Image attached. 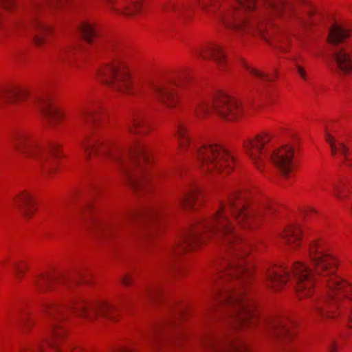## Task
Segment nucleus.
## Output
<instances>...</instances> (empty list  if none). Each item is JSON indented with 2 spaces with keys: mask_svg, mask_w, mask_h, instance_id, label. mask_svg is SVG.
<instances>
[{
  "mask_svg": "<svg viewBox=\"0 0 352 352\" xmlns=\"http://www.w3.org/2000/svg\"><path fill=\"white\" fill-rule=\"evenodd\" d=\"M228 210L241 228L253 229L263 219H268L276 208L269 202L252 204L245 193L235 190L229 196L228 203L221 204L211 218L197 220L180 232L177 240L168 249L165 262L168 263L188 249H196L211 237L230 254L234 252L232 257L226 261L213 278L216 288L212 294L210 311L226 308L232 331L259 323L272 336L283 343L292 334L287 322L280 318H261L252 298L247 294L243 283L252 276V271L250 266H244L242 259L249 252V248L235 231L228 218Z\"/></svg>",
  "mask_w": 352,
  "mask_h": 352,
  "instance_id": "1",
  "label": "nucleus"
},
{
  "mask_svg": "<svg viewBox=\"0 0 352 352\" xmlns=\"http://www.w3.org/2000/svg\"><path fill=\"white\" fill-rule=\"evenodd\" d=\"M309 256L314 274L300 262L294 263L292 275L283 267H273L265 274L266 286L277 291L289 280L299 298L309 297L317 277L320 278L327 283V292L322 299L312 302L311 309L322 318H333L339 315L352 322V285L336 274V258L327 253L318 241L309 245Z\"/></svg>",
  "mask_w": 352,
  "mask_h": 352,
  "instance_id": "2",
  "label": "nucleus"
},
{
  "mask_svg": "<svg viewBox=\"0 0 352 352\" xmlns=\"http://www.w3.org/2000/svg\"><path fill=\"white\" fill-rule=\"evenodd\" d=\"M86 160L92 158L110 160L116 163L123 175L124 181L135 190H144L150 187L151 176L144 170L148 162V151L145 144L137 143L125 151L104 137L86 135L79 142Z\"/></svg>",
  "mask_w": 352,
  "mask_h": 352,
  "instance_id": "3",
  "label": "nucleus"
},
{
  "mask_svg": "<svg viewBox=\"0 0 352 352\" xmlns=\"http://www.w3.org/2000/svg\"><path fill=\"white\" fill-rule=\"evenodd\" d=\"M45 318L50 322L52 338L38 346V352H48L52 350L60 352V340L65 332L61 329L60 322L68 319L71 313L86 321H94L100 316L110 320H114L115 314L118 311L117 305L104 302H88L84 299H78L68 303L49 302L43 306Z\"/></svg>",
  "mask_w": 352,
  "mask_h": 352,
  "instance_id": "4",
  "label": "nucleus"
},
{
  "mask_svg": "<svg viewBox=\"0 0 352 352\" xmlns=\"http://www.w3.org/2000/svg\"><path fill=\"white\" fill-rule=\"evenodd\" d=\"M102 82L112 89L127 94L151 93L159 102L172 108L177 102L176 89L180 83L170 79L148 80L133 85L126 66L119 60L104 66L98 73Z\"/></svg>",
  "mask_w": 352,
  "mask_h": 352,
  "instance_id": "5",
  "label": "nucleus"
},
{
  "mask_svg": "<svg viewBox=\"0 0 352 352\" xmlns=\"http://www.w3.org/2000/svg\"><path fill=\"white\" fill-rule=\"evenodd\" d=\"M176 135L181 152L190 151L204 172L229 173L232 170L234 160L228 151L216 144L197 146L184 122L177 124Z\"/></svg>",
  "mask_w": 352,
  "mask_h": 352,
  "instance_id": "6",
  "label": "nucleus"
},
{
  "mask_svg": "<svg viewBox=\"0 0 352 352\" xmlns=\"http://www.w3.org/2000/svg\"><path fill=\"white\" fill-rule=\"evenodd\" d=\"M10 140L17 152L36 163L43 175H47L55 170V159L61 156L59 144L44 142L23 131L14 132Z\"/></svg>",
  "mask_w": 352,
  "mask_h": 352,
  "instance_id": "7",
  "label": "nucleus"
},
{
  "mask_svg": "<svg viewBox=\"0 0 352 352\" xmlns=\"http://www.w3.org/2000/svg\"><path fill=\"white\" fill-rule=\"evenodd\" d=\"M272 138L271 134L263 132L254 139H250L244 143L247 153L259 170H261V168L264 166L265 157L267 156L263 153V148L265 144L270 141ZM267 156L283 175L287 176L290 173L294 157L293 147L285 145L270 151L267 153Z\"/></svg>",
  "mask_w": 352,
  "mask_h": 352,
  "instance_id": "8",
  "label": "nucleus"
},
{
  "mask_svg": "<svg viewBox=\"0 0 352 352\" xmlns=\"http://www.w3.org/2000/svg\"><path fill=\"white\" fill-rule=\"evenodd\" d=\"M162 211L157 208H149L144 211H131L117 223H109L98 220L94 216L82 214V220L87 226L94 227L97 232L104 236L114 235L124 226H135V230L140 229L139 222L144 218L155 219L162 214Z\"/></svg>",
  "mask_w": 352,
  "mask_h": 352,
  "instance_id": "9",
  "label": "nucleus"
},
{
  "mask_svg": "<svg viewBox=\"0 0 352 352\" xmlns=\"http://www.w3.org/2000/svg\"><path fill=\"white\" fill-rule=\"evenodd\" d=\"M239 103L234 98L223 94H218L210 104L200 102L195 110L197 118L205 117L210 112L217 113L222 118L233 120L241 113Z\"/></svg>",
  "mask_w": 352,
  "mask_h": 352,
  "instance_id": "10",
  "label": "nucleus"
},
{
  "mask_svg": "<svg viewBox=\"0 0 352 352\" xmlns=\"http://www.w3.org/2000/svg\"><path fill=\"white\" fill-rule=\"evenodd\" d=\"M201 344L208 352H243L247 349L245 344L231 331L222 335L207 334Z\"/></svg>",
  "mask_w": 352,
  "mask_h": 352,
  "instance_id": "11",
  "label": "nucleus"
},
{
  "mask_svg": "<svg viewBox=\"0 0 352 352\" xmlns=\"http://www.w3.org/2000/svg\"><path fill=\"white\" fill-rule=\"evenodd\" d=\"M101 113L102 107L99 103L88 100L79 108L78 116L80 122L89 125H98L102 119Z\"/></svg>",
  "mask_w": 352,
  "mask_h": 352,
  "instance_id": "12",
  "label": "nucleus"
},
{
  "mask_svg": "<svg viewBox=\"0 0 352 352\" xmlns=\"http://www.w3.org/2000/svg\"><path fill=\"white\" fill-rule=\"evenodd\" d=\"M201 197L199 188L194 184H190L179 195L177 204L185 209H194L199 204Z\"/></svg>",
  "mask_w": 352,
  "mask_h": 352,
  "instance_id": "13",
  "label": "nucleus"
},
{
  "mask_svg": "<svg viewBox=\"0 0 352 352\" xmlns=\"http://www.w3.org/2000/svg\"><path fill=\"white\" fill-rule=\"evenodd\" d=\"M81 277L78 275L75 278H68L60 276H51L49 274H42L36 276L34 280L35 287L39 292L45 291V289H52L54 285L60 284L69 283L71 282L78 283Z\"/></svg>",
  "mask_w": 352,
  "mask_h": 352,
  "instance_id": "14",
  "label": "nucleus"
},
{
  "mask_svg": "<svg viewBox=\"0 0 352 352\" xmlns=\"http://www.w3.org/2000/svg\"><path fill=\"white\" fill-rule=\"evenodd\" d=\"M196 54L198 56L204 59L208 58H212L221 70H223L227 67L228 60L226 55L223 51L222 47L217 44H212L197 49Z\"/></svg>",
  "mask_w": 352,
  "mask_h": 352,
  "instance_id": "15",
  "label": "nucleus"
},
{
  "mask_svg": "<svg viewBox=\"0 0 352 352\" xmlns=\"http://www.w3.org/2000/svg\"><path fill=\"white\" fill-rule=\"evenodd\" d=\"M37 105L50 126H56L65 117L63 112L58 107L54 106L48 98L39 99L37 101Z\"/></svg>",
  "mask_w": 352,
  "mask_h": 352,
  "instance_id": "16",
  "label": "nucleus"
},
{
  "mask_svg": "<svg viewBox=\"0 0 352 352\" xmlns=\"http://www.w3.org/2000/svg\"><path fill=\"white\" fill-rule=\"evenodd\" d=\"M58 0H0V6L6 10L23 4L25 8L34 12L44 9L45 6H54Z\"/></svg>",
  "mask_w": 352,
  "mask_h": 352,
  "instance_id": "17",
  "label": "nucleus"
},
{
  "mask_svg": "<svg viewBox=\"0 0 352 352\" xmlns=\"http://www.w3.org/2000/svg\"><path fill=\"white\" fill-rule=\"evenodd\" d=\"M182 339L180 333L176 332L170 335L166 330V327H160L153 331L151 336V340L157 347H161L163 344H177Z\"/></svg>",
  "mask_w": 352,
  "mask_h": 352,
  "instance_id": "18",
  "label": "nucleus"
},
{
  "mask_svg": "<svg viewBox=\"0 0 352 352\" xmlns=\"http://www.w3.org/2000/svg\"><path fill=\"white\" fill-rule=\"evenodd\" d=\"M352 47H339L334 50L333 57L338 68L343 73L352 72Z\"/></svg>",
  "mask_w": 352,
  "mask_h": 352,
  "instance_id": "19",
  "label": "nucleus"
},
{
  "mask_svg": "<svg viewBox=\"0 0 352 352\" xmlns=\"http://www.w3.org/2000/svg\"><path fill=\"white\" fill-rule=\"evenodd\" d=\"M14 205L25 218L31 217L35 212L33 196L26 191L22 192L14 199Z\"/></svg>",
  "mask_w": 352,
  "mask_h": 352,
  "instance_id": "20",
  "label": "nucleus"
},
{
  "mask_svg": "<svg viewBox=\"0 0 352 352\" xmlns=\"http://www.w3.org/2000/svg\"><path fill=\"white\" fill-rule=\"evenodd\" d=\"M113 1L115 6L111 8L126 16L138 13L141 8V0H107Z\"/></svg>",
  "mask_w": 352,
  "mask_h": 352,
  "instance_id": "21",
  "label": "nucleus"
},
{
  "mask_svg": "<svg viewBox=\"0 0 352 352\" xmlns=\"http://www.w3.org/2000/svg\"><path fill=\"white\" fill-rule=\"evenodd\" d=\"M301 234L302 230L298 224L290 225L282 235L283 243L289 248L295 249L300 244Z\"/></svg>",
  "mask_w": 352,
  "mask_h": 352,
  "instance_id": "22",
  "label": "nucleus"
},
{
  "mask_svg": "<svg viewBox=\"0 0 352 352\" xmlns=\"http://www.w3.org/2000/svg\"><path fill=\"white\" fill-rule=\"evenodd\" d=\"M326 141L329 143L332 155L335 156L340 153L344 156V164L349 167H352V160L348 157L349 148L343 142L337 141L329 133H326Z\"/></svg>",
  "mask_w": 352,
  "mask_h": 352,
  "instance_id": "23",
  "label": "nucleus"
},
{
  "mask_svg": "<svg viewBox=\"0 0 352 352\" xmlns=\"http://www.w3.org/2000/svg\"><path fill=\"white\" fill-rule=\"evenodd\" d=\"M126 127L133 133H146L147 123L144 115L142 113L133 114L126 122Z\"/></svg>",
  "mask_w": 352,
  "mask_h": 352,
  "instance_id": "24",
  "label": "nucleus"
},
{
  "mask_svg": "<svg viewBox=\"0 0 352 352\" xmlns=\"http://www.w3.org/2000/svg\"><path fill=\"white\" fill-rule=\"evenodd\" d=\"M28 96L29 92L26 88L12 87L3 94V100L8 103L14 104L25 100Z\"/></svg>",
  "mask_w": 352,
  "mask_h": 352,
  "instance_id": "25",
  "label": "nucleus"
},
{
  "mask_svg": "<svg viewBox=\"0 0 352 352\" xmlns=\"http://www.w3.org/2000/svg\"><path fill=\"white\" fill-rule=\"evenodd\" d=\"M31 25L36 32L34 38L35 44L38 46L42 45L44 43L43 36L50 32V28L34 18L31 19Z\"/></svg>",
  "mask_w": 352,
  "mask_h": 352,
  "instance_id": "26",
  "label": "nucleus"
},
{
  "mask_svg": "<svg viewBox=\"0 0 352 352\" xmlns=\"http://www.w3.org/2000/svg\"><path fill=\"white\" fill-rule=\"evenodd\" d=\"M79 31L87 42L91 43L94 38L98 36V32L94 22L83 21L79 25Z\"/></svg>",
  "mask_w": 352,
  "mask_h": 352,
  "instance_id": "27",
  "label": "nucleus"
},
{
  "mask_svg": "<svg viewBox=\"0 0 352 352\" xmlns=\"http://www.w3.org/2000/svg\"><path fill=\"white\" fill-rule=\"evenodd\" d=\"M349 35V30L345 28L335 25L330 29L328 38L331 43L337 44L342 42Z\"/></svg>",
  "mask_w": 352,
  "mask_h": 352,
  "instance_id": "28",
  "label": "nucleus"
},
{
  "mask_svg": "<svg viewBox=\"0 0 352 352\" xmlns=\"http://www.w3.org/2000/svg\"><path fill=\"white\" fill-rule=\"evenodd\" d=\"M243 65L251 76L258 80L264 85H266L268 82L273 81L274 78L270 76L267 74L250 66L246 63H244Z\"/></svg>",
  "mask_w": 352,
  "mask_h": 352,
  "instance_id": "29",
  "label": "nucleus"
},
{
  "mask_svg": "<svg viewBox=\"0 0 352 352\" xmlns=\"http://www.w3.org/2000/svg\"><path fill=\"white\" fill-rule=\"evenodd\" d=\"M6 319L9 323H16L20 326H23L26 323H28V316L26 314H21L20 312L12 313V311H9L7 313Z\"/></svg>",
  "mask_w": 352,
  "mask_h": 352,
  "instance_id": "30",
  "label": "nucleus"
},
{
  "mask_svg": "<svg viewBox=\"0 0 352 352\" xmlns=\"http://www.w3.org/2000/svg\"><path fill=\"white\" fill-rule=\"evenodd\" d=\"M159 293V289L156 287H148L145 291V295L149 298H155Z\"/></svg>",
  "mask_w": 352,
  "mask_h": 352,
  "instance_id": "31",
  "label": "nucleus"
},
{
  "mask_svg": "<svg viewBox=\"0 0 352 352\" xmlns=\"http://www.w3.org/2000/svg\"><path fill=\"white\" fill-rule=\"evenodd\" d=\"M69 352H81L80 350L74 349L70 348ZM113 352H135V350L128 346H120L114 349Z\"/></svg>",
  "mask_w": 352,
  "mask_h": 352,
  "instance_id": "32",
  "label": "nucleus"
},
{
  "mask_svg": "<svg viewBox=\"0 0 352 352\" xmlns=\"http://www.w3.org/2000/svg\"><path fill=\"white\" fill-rule=\"evenodd\" d=\"M14 270L16 278L20 279L22 277L23 274L25 271V267L21 265H16L14 266Z\"/></svg>",
  "mask_w": 352,
  "mask_h": 352,
  "instance_id": "33",
  "label": "nucleus"
},
{
  "mask_svg": "<svg viewBox=\"0 0 352 352\" xmlns=\"http://www.w3.org/2000/svg\"><path fill=\"white\" fill-rule=\"evenodd\" d=\"M106 47L107 51L111 52H116L120 50V46L116 43H110Z\"/></svg>",
  "mask_w": 352,
  "mask_h": 352,
  "instance_id": "34",
  "label": "nucleus"
},
{
  "mask_svg": "<svg viewBox=\"0 0 352 352\" xmlns=\"http://www.w3.org/2000/svg\"><path fill=\"white\" fill-rule=\"evenodd\" d=\"M296 69L297 72L299 74V75L301 76V78L304 80H307V74L304 68H302L299 65H296Z\"/></svg>",
  "mask_w": 352,
  "mask_h": 352,
  "instance_id": "35",
  "label": "nucleus"
},
{
  "mask_svg": "<svg viewBox=\"0 0 352 352\" xmlns=\"http://www.w3.org/2000/svg\"><path fill=\"white\" fill-rule=\"evenodd\" d=\"M164 11L166 12H170L172 11H176L177 8L173 3H169L164 7Z\"/></svg>",
  "mask_w": 352,
  "mask_h": 352,
  "instance_id": "36",
  "label": "nucleus"
},
{
  "mask_svg": "<svg viewBox=\"0 0 352 352\" xmlns=\"http://www.w3.org/2000/svg\"><path fill=\"white\" fill-rule=\"evenodd\" d=\"M71 50H64L59 54V58L60 60L65 59L67 56H70Z\"/></svg>",
  "mask_w": 352,
  "mask_h": 352,
  "instance_id": "37",
  "label": "nucleus"
},
{
  "mask_svg": "<svg viewBox=\"0 0 352 352\" xmlns=\"http://www.w3.org/2000/svg\"><path fill=\"white\" fill-rule=\"evenodd\" d=\"M122 282L126 286L129 285L131 283V276H129L128 275L124 276L122 279Z\"/></svg>",
  "mask_w": 352,
  "mask_h": 352,
  "instance_id": "38",
  "label": "nucleus"
},
{
  "mask_svg": "<svg viewBox=\"0 0 352 352\" xmlns=\"http://www.w3.org/2000/svg\"><path fill=\"white\" fill-rule=\"evenodd\" d=\"M329 352H335L336 350V345L334 342H332L329 346Z\"/></svg>",
  "mask_w": 352,
  "mask_h": 352,
  "instance_id": "39",
  "label": "nucleus"
},
{
  "mask_svg": "<svg viewBox=\"0 0 352 352\" xmlns=\"http://www.w3.org/2000/svg\"><path fill=\"white\" fill-rule=\"evenodd\" d=\"M333 189H334V191H335V194L338 197H340V187L338 186V185H335L333 186Z\"/></svg>",
  "mask_w": 352,
  "mask_h": 352,
  "instance_id": "40",
  "label": "nucleus"
},
{
  "mask_svg": "<svg viewBox=\"0 0 352 352\" xmlns=\"http://www.w3.org/2000/svg\"><path fill=\"white\" fill-rule=\"evenodd\" d=\"M21 352H36V351L34 350L30 349L28 348H24V349H21Z\"/></svg>",
  "mask_w": 352,
  "mask_h": 352,
  "instance_id": "41",
  "label": "nucleus"
},
{
  "mask_svg": "<svg viewBox=\"0 0 352 352\" xmlns=\"http://www.w3.org/2000/svg\"><path fill=\"white\" fill-rule=\"evenodd\" d=\"M285 352H291L290 349L285 348Z\"/></svg>",
  "mask_w": 352,
  "mask_h": 352,
  "instance_id": "42",
  "label": "nucleus"
},
{
  "mask_svg": "<svg viewBox=\"0 0 352 352\" xmlns=\"http://www.w3.org/2000/svg\"><path fill=\"white\" fill-rule=\"evenodd\" d=\"M173 325V322H171L170 324H168V326H171Z\"/></svg>",
  "mask_w": 352,
  "mask_h": 352,
  "instance_id": "43",
  "label": "nucleus"
},
{
  "mask_svg": "<svg viewBox=\"0 0 352 352\" xmlns=\"http://www.w3.org/2000/svg\"><path fill=\"white\" fill-rule=\"evenodd\" d=\"M283 48V51H285V49L283 47H281Z\"/></svg>",
  "mask_w": 352,
  "mask_h": 352,
  "instance_id": "44",
  "label": "nucleus"
}]
</instances>
